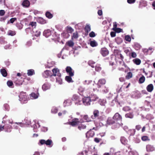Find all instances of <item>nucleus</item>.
I'll return each instance as SVG.
<instances>
[{"instance_id":"f257e3e1","label":"nucleus","mask_w":155,"mask_h":155,"mask_svg":"<svg viewBox=\"0 0 155 155\" xmlns=\"http://www.w3.org/2000/svg\"><path fill=\"white\" fill-rule=\"evenodd\" d=\"M107 122V124L110 125L114 124H115V125L113 127L114 129L118 128L120 126V124L118 123H117L114 119L113 117L112 118H108Z\"/></svg>"},{"instance_id":"f03ea898","label":"nucleus","mask_w":155,"mask_h":155,"mask_svg":"<svg viewBox=\"0 0 155 155\" xmlns=\"http://www.w3.org/2000/svg\"><path fill=\"white\" fill-rule=\"evenodd\" d=\"M19 100L22 103H26L28 101V98L26 93L21 92L19 96Z\"/></svg>"},{"instance_id":"7ed1b4c3","label":"nucleus","mask_w":155,"mask_h":155,"mask_svg":"<svg viewBox=\"0 0 155 155\" xmlns=\"http://www.w3.org/2000/svg\"><path fill=\"white\" fill-rule=\"evenodd\" d=\"M52 140L49 139H48L46 141L44 139L40 140H39V143H40L41 145L45 144L47 146H51L52 144Z\"/></svg>"},{"instance_id":"20e7f679","label":"nucleus","mask_w":155,"mask_h":155,"mask_svg":"<svg viewBox=\"0 0 155 155\" xmlns=\"http://www.w3.org/2000/svg\"><path fill=\"white\" fill-rule=\"evenodd\" d=\"M92 130H97V127H94L92 129H91L89 131H88L86 134V136L87 138H89L92 137L94 135V132Z\"/></svg>"},{"instance_id":"39448f33","label":"nucleus","mask_w":155,"mask_h":155,"mask_svg":"<svg viewBox=\"0 0 155 155\" xmlns=\"http://www.w3.org/2000/svg\"><path fill=\"white\" fill-rule=\"evenodd\" d=\"M82 101L84 105L88 106L91 105V101L89 97H85L83 98Z\"/></svg>"},{"instance_id":"423d86ee","label":"nucleus","mask_w":155,"mask_h":155,"mask_svg":"<svg viewBox=\"0 0 155 155\" xmlns=\"http://www.w3.org/2000/svg\"><path fill=\"white\" fill-rule=\"evenodd\" d=\"M80 122L79 119L74 118L72 120V121L68 122V124L71 125L73 127H75L77 126Z\"/></svg>"},{"instance_id":"0eeeda50","label":"nucleus","mask_w":155,"mask_h":155,"mask_svg":"<svg viewBox=\"0 0 155 155\" xmlns=\"http://www.w3.org/2000/svg\"><path fill=\"white\" fill-rule=\"evenodd\" d=\"M43 76L45 78L48 77L51 78L52 76V73L50 71L46 70L43 73Z\"/></svg>"},{"instance_id":"6e6552de","label":"nucleus","mask_w":155,"mask_h":155,"mask_svg":"<svg viewBox=\"0 0 155 155\" xmlns=\"http://www.w3.org/2000/svg\"><path fill=\"white\" fill-rule=\"evenodd\" d=\"M113 117L117 123H118V121H121L122 120V116L118 113H116Z\"/></svg>"},{"instance_id":"1a4fd4ad","label":"nucleus","mask_w":155,"mask_h":155,"mask_svg":"<svg viewBox=\"0 0 155 155\" xmlns=\"http://www.w3.org/2000/svg\"><path fill=\"white\" fill-rule=\"evenodd\" d=\"M53 72L52 76L55 77L56 76H61V74L60 73L59 70L58 68H54L52 70Z\"/></svg>"},{"instance_id":"9d476101","label":"nucleus","mask_w":155,"mask_h":155,"mask_svg":"<svg viewBox=\"0 0 155 155\" xmlns=\"http://www.w3.org/2000/svg\"><path fill=\"white\" fill-rule=\"evenodd\" d=\"M100 52L102 55L105 57L107 55L109 54V51L105 48H102L100 51Z\"/></svg>"},{"instance_id":"9b49d317","label":"nucleus","mask_w":155,"mask_h":155,"mask_svg":"<svg viewBox=\"0 0 155 155\" xmlns=\"http://www.w3.org/2000/svg\"><path fill=\"white\" fill-rule=\"evenodd\" d=\"M106 81L104 79H100L97 83V87L100 88L102 85H103L106 83Z\"/></svg>"},{"instance_id":"f8f14e48","label":"nucleus","mask_w":155,"mask_h":155,"mask_svg":"<svg viewBox=\"0 0 155 155\" xmlns=\"http://www.w3.org/2000/svg\"><path fill=\"white\" fill-rule=\"evenodd\" d=\"M12 129V126L9 124H6L4 126V130L6 132H11Z\"/></svg>"},{"instance_id":"ddd939ff","label":"nucleus","mask_w":155,"mask_h":155,"mask_svg":"<svg viewBox=\"0 0 155 155\" xmlns=\"http://www.w3.org/2000/svg\"><path fill=\"white\" fill-rule=\"evenodd\" d=\"M51 34V31L50 29L45 30L43 32V35L47 38L50 36Z\"/></svg>"},{"instance_id":"4468645a","label":"nucleus","mask_w":155,"mask_h":155,"mask_svg":"<svg viewBox=\"0 0 155 155\" xmlns=\"http://www.w3.org/2000/svg\"><path fill=\"white\" fill-rule=\"evenodd\" d=\"M154 147L151 145L148 144L146 146V150L147 152H152L154 150Z\"/></svg>"},{"instance_id":"2eb2a0df","label":"nucleus","mask_w":155,"mask_h":155,"mask_svg":"<svg viewBox=\"0 0 155 155\" xmlns=\"http://www.w3.org/2000/svg\"><path fill=\"white\" fill-rule=\"evenodd\" d=\"M37 21L41 24H44L47 23L46 21L41 17H39L37 19Z\"/></svg>"},{"instance_id":"dca6fc26","label":"nucleus","mask_w":155,"mask_h":155,"mask_svg":"<svg viewBox=\"0 0 155 155\" xmlns=\"http://www.w3.org/2000/svg\"><path fill=\"white\" fill-rule=\"evenodd\" d=\"M146 89L148 92H151L153 89V85L152 84H149L147 87Z\"/></svg>"},{"instance_id":"f3484780","label":"nucleus","mask_w":155,"mask_h":155,"mask_svg":"<svg viewBox=\"0 0 155 155\" xmlns=\"http://www.w3.org/2000/svg\"><path fill=\"white\" fill-rule=\"evenodd\" d=\"M23 81V79L20 80L18 78H17L16 80L15 81L14 83L16 85L20 86L22 84Z\"/></svg>"},{"instance_id":"a211bd4d","label":"nucleus","mask_w":155,"mask_h":155,"mask_svg":"<svg viewBox=\"0 0 155 155\" xmlns=\"http://www.w3.org/2000/svg\"><path fill=\"white\" fill-rule=\"evenodd\" d=\"M42 88L43 91H45L50 88V85L48 83H46L42 85Z\"/></svg>"},{"instance_id":"6ab92c4d","label":"nucleus","mask_w":155,"mask_h":155,"mask_svg":"<svg viewBox=\"0 0 155 155\" xmlns=\"http://www.w3.org/2000/svg\"><path fill=\"white\" fill-rule=\"evenodd\" d=\"M120 141L121 143L124 145L127 144L128 142L127 140L124 137H121Z\"/></svg>"},{"instance_id":"aec40b11","label":"nucleus","mask_w":155,"mask_h":155,"mask_svg":"<svg viewBox=\"0 0 155 155\" xmlns=\"http://www.w3.org/2000/svg\"><path fill=\"white\" fill-rule=\"evenodd\" d=\"M133 62L137 65H140L141 63V60L138 58H135L133 60Z\"/></svg>"},{"instance_id":"412c9836","label":"nucleus","mask_w":155,"mask_h":155,"mask_svg":"<svg viewBox=\"0 0 155 155\" xmlns=\"http://www.w3.org/2000/svg\"><path fill=\"white\" fill-rule=\"evenodd\" d=\"M30 4L28 0H24L22 3L23 6L25 7H28Z\"/></svg>"},{"instance_id":"4be33fe9","label":"nucleus","mask_w":155,"mask_h":155,"mask_svg":"<svg viewBox=\"0 0 155 155\" xmlns=\"http://www.w3.org/2000/svg\"><path fill=\"white\" fill-rule=\"evenodd\" d=\"M28 75L29 76H31L35 74L34 70L33 69L28 70L27 71Z\"/></svg>"},{"instance_id":"5701e85b","label":"nucleus","mask_w":155,"mask_h":155,"mask_svg":"<svg viewBox=\"0 0 155 155\" xmlns=\"http://www.w3.org/2000/svg\"><path fill=\"white\" fill-rule=\"evenodd\" d=\"M84 30L85 32H86L87 34L88 32L91 30V28L90 25H87L84 28Z\"/></svg>"},{"instance_id":"b1692460","label":"nucleus","mask_w":155,"mask_h":155,"mask_svg":"<svg viewBox=\"0 0 155 155\" xmlns=\"http://www.w3.org/2000/svg\"><path fill=\"white\" fill-rule=\"evenodd\" d=\"M1 72L3 77H6L7 75V73L5 69H1Z\"/></svg>"},{"instance_id":"393cba45","label":"nucleus","mask_w":155,"mask_h":155,"mask_svg":"<svg viewBox=\"0 0 155 155\" xmlns=\"http://www.w3.org/2000/svg\"><path fill=\"white\" fill-rule=\"evenodd\" d=\"M145 80V77L142 75L141 77L139 79L138 81V83L140 84H141L144 82Z\"/></svg>"},{"instance_id":"a878e982","label":"nucleus","mask_w":155,"mask_h":155,"mask_svg":"<svg viewBox=\"0 0 155 155\" xmlns=\"http://www.w3.org/2000/svg\"><path fill=\"white\" fill-rule=\"evenodd\" d=\"M86 127V126L84 124H80L78 126V128L80 130L85 129Z\"/></svg>"},{"instance_id":"bb28decb","label":"nucleus","mask_w":155,"mask_h":155,"mask_svg":"<svg viewBox=\"0 0 155 155\" xmlns=\"http://www.w3.org/2000/svg\"><path fill=\"white\" fill-rule=\"evenodd\" d=\"M7 34L9 35L13 36L16 35V32L15 31L9 30L8 31Z\"/></svg>"},{"instance_id":"cd10ccee","label":"nucleus","mask_w":155,"mask_h":155,"mask_svg":"<svg viewBox=\"0 0 155 155\" xmlns=\"http://www.w3.org/2000/svg\"><path fill=\"white\" fill-rule=\"evenodd\" d=\"M134 47L136 50H139L140 49L141 46L138 43H135L134 45Z\"/></svg>"},{"instance_id":"c85d7f7f","label":"nucleus","mask_w":155,"mask_h":155,"mask_svg":"<svg viewBox=\"0 0 155 155\" xmlns=\"http://www.w3.org/2000/svg\"><path fill=\"white\" fill-rule=\"evenodd\" d=\"M45 16L48 18L51 19L53 17V14L48 11H47L45 13Z\"/></svg>"},{"instance_id":"c756f323","label":"nucleus","mask_w":155,"mask_h":155,"mask_svg":"<svg viewBox=\"0 0 155 155\" xmlns=\"http://www.w3.org/2000/svg\"><path fill=\"white\" fill-rule=\"evenodd\" d=\"M137 55L136 52H132L129 53V57L130 58H136Z\"/></svg>"},{"instance_id":"7c9ffc66","label":"nucleus","mask_w":155,"mask_h":155,"mask_svg":"<svg viewBox=\"0 0 155 155\" xmlns=\"http://www.w3.org/2000/svg\"><path fill=\"white\" fill-rule=\"evenodd\" d=\"M117 64L120 66H124L126 67V65L123 60H121L117 62Z\"/></svg>"},{"instance_id":"2f4dec72","label":"nucleus","mask_w":155,"mask_h":155,"mask_svg":"<svg viewBox=\"0 0 155 155\" xmlns=\"http://www.w3.org/2000/svg\"><path fill=\"white\" fill-rule=\"evenodd\" d=\"M66 45L70 47H72L74 46V43L73 41L70 40L66 42Z\"/></svg>"},{"instance_id":"473e14b6","label":"nucleus","mask_w":155,"mask_h":155,"mask_svg":"<svg viewBox=\"0 0 155 155\" xmlns=\"http://www.w3.org/2000/svg\"><path fill=\"white\" fill-rule=\"evenodd\" d=\"M39 96V94L37 93V94H35L34 93H32L31 94V96L34 99H36L38 98Z\"/></svg>"},{"instance_id":"72a5a7b5","label":"nucleus","mask_w":155,"mask_h":155,"mask_svg":"<svg viewBox=\"0 0 155 155\" xmlns=\"http://www.w3.org/2000/svg\"><path fill=\"white\" fill-rule=\"evenodd\" d=\"M58 77L56 78V82L59 84H61L62 83V80L61 78V76Z\"/></svg>"},{"instance_id":"f704fd0d","label":"nucleus","mask_w":155,"mask_h":155,"mask_svg":"<svg viewBox=\"0 0 155 155\" xmlns=\"http://www.w3.org/2000/svg\"><path fill=\"white\" fill-rule=\"evenodd\" d=\"M88 64L92 68H94L95 67L94 64L95 62L92 60H90L88 62Z\"/></svg>"},{"instance_id":"c9c22d12","label":"nucleus","mask_w":155,"mask_h":155,"mask_svg":"<svg viewBox=\"0 0 155 155\" xmlns=\"http://www.w3.org/2000/svg\"><path fill=\"white\" fill-rule=\"evenodd\" d=\"M114 53L115 56H117L118 58L119 57V55L121 54L120 51L118 50H115L114 51Z\"/></svg>"},{"instance_id":"e433bc0d","label":"nucleus","mask_w":155,"mask_h":155,"mask_svg":"<svg viewBox=\"0 0 155 155\" xmlns=\"http://www.w3.org/2000/svg\"><path fill=\"white\" fill-rule=\"evenodd\" d=\"M132 74L131 72H129L127 73V75L126 76V79H129L132 77Z\"/></svg>"},{"instance_id":"4c0bfd02","label":"nucleus","mask_w":155,"mask_h":155,"mask_svg":"<svg viewBox=\"0 0 155 155\" xmlns=\"http://www.w3.org/2000/svg\"><path fill=\"white\" fill-rule=\"evenodd\" d=\"M90 44L91 46L92 47L96 46L97 45V44L94 40L91 41Z\"/></svg>"},{"instance_id":"58836bf2","label":"nucleus","mask_w":155,"mask_h":155,"mask_svg":"<svg viewBox=\"0 0 155 155\" xmlns=\"http://www.w3.org/2000/svg\"><path fill=\"white\" fill-rule=\"evenodd\" d=\"M72 76H66L65 77V79L68 82H72V78H71Z\"/></svg>"},{"instance_id":"ea45409f","label":"nucleus","mask_w":155,"mask_h":155,"mask_svg":"<svg viewBox=\"0 0 155 155\" xmlns=\"http://www.w3.org/2000/svg\"><path fill=\"white\" fill-rule=\"evenodd\" d=\"M93 114L94 116L95 117H97L99 116V112L98 110H95L94 111Z\"/></svg>"},{"instance_id":"a19ab883","label":"nucleus","mask_w":155,"mask_h":155,"mask_svg":"<svg viewBox=\"0 0 155 155\" xmlns=\"http://www.w3.org/2000/svg\"><path fill=\"white\" fill-rule=\"evenodd\" d=\"M125 117L126 118H132L133 117L134 115L132 113H129L126 114L125 115Z\"/></svg>"},{"instance_id":"79ce46f5","label":"nucleus","mask_w":155,"mask_h":155,"mask_svg":"<svg viewBox=\"0 0 155 155\" xmlns=\"http://www.w3.org/2000/svg\"><path fill=\"white\" fill-rule=\"evenodd\" d=\"M7 85L9 87H11L13 85V82L11 80L7 81Z\"/></svg>"},{"instance_id":"37998d69","label":"nucleus","mask_w":155,"mask_h":155,"mask_svg":"<svg viewBox=\"0 0 155 155\" xmlns=\"http://www.w3.org/2000/svg\"><path fill=\"white\" fill-rule=\"evenodd\" d=\"M67 31L68 32L71 33L73 31V29L70 27H67Z\"/></svg>"},{"instance_id":"c03bdc74","label":"nucleus","mask_w":155,"mask_h":155,"mask_svg":"<svg viewBox=\"0 0 155 155\" xmlns=\"http://www.w3.org/2000/svg\"><path fill=\"white\" fill-rule=\"evenodd\" d=\"M95 69L97 71H99L101 70V68L99 65H97L95 66Z\"/></svg>"},{"instance_id":"a18cd8bd","label":"nucleus","mask_w":155,"mask_h":155,"mask_svg":"<svg viewBox=\"0 0 155 155\" xmlns=\"http://www.w3.org/2000/svg\"><path fill=\"white\" fill-rule=\"evenodd\" d=\"M125 40L127 41L130 42L131 38L129 35H127L125 36Z\"/></svg>"},{"instance_id":"49530a36","label":"nucleus","mask_w":155,"mask_h":155,"mask_svg":"<svg viewBox=\"0 0 155 155\" xmlns=\"http://www.w3.org/2000/svg\"><path fill=\"white\" fill-rule=\"evenodd\" d=\"M116 41L118 44H120L122 42V40L121 38H117L116 39Z\"/></svg>"},{"instance_id":"de8ad7c7","label":"nucleus","mask_w":155,"mask_h":155,"mask_svg":"<svg viewBox=\"0 0 155 155\" xmlns=\"http://www.w3.org/2000/svg\"><path fill=\"white\" fill-rule=\"evenodd\" d=\"M83 118L85 120H86L87 122H89L91 121L90 118L87 115H84Z\"/></svg>"},{"instance_id":"09e8293b","label":"nucleus","mask_w":155,"mask_h":155,"mask_svg":"<svg viewBox=\"0 0 155 155\" xmlns=\"http://www.w3.org/2000/svg\"><path fill=\"white\" fill-rule=\"evenodd\" d=\"M114 31L117 33H119L121 32L122 31V29L120 28H116L115 29H114Z\"/></svg>"},{"instance_id":"8fccbe9b","label":"nucleus","mask_w":155,"mask_h":155,"mask_svg":"<svg viewBox=\"0 0 155 155\" xmlns=\"http://www.w3.org/2000/svg\"><path fill=\"white\" fill-rule=\"evenodd\" d=\"M89 35L91 37H94L96 35L94 31H92L89 33Z\"/></svg>"},{"instance_id":"3c124183","label":"nucleus","mask_w":155,"mask_h":155,"mask_svg":"<svg viewBox=\"0 0 155 155\" xmlns=\"http://www.w3.org/2000/svg\"><path fill=\"white\" fill-rule=\"evenodd\" d=\"M29 25H31L32 27H33L34 26V28H35L36 25V23L35 22H30V23L29 24Z\"/></svg>"},{"instance_id":"603ef678","label":"nucleus","mask_w":155,"mask_h":155,"mask_svg":"<svg viewBox=\"0 0 155 155\" xmlns=\"http://www.w3.org/2000/svg\"><path fill=\"white\" fill-rule=\"evenodd\" d=\"M141 139L142 140L144 141L149 140L148 139V137L147 136H143L142 137Z\"/></svg>"},{"instance_id":"864d4df0","label":"nucleus","mask_w":155,"mask_h":155,"mask_svg":"<svg viewBox=\"0 0 155 155\" xmlns=\"http://www.w3.org/2000/svg\"><path fill=\"white\" fill-rule=\"evenodd\" d=\"M73 38L75 39H77L78 38V35L77 32L74 33H73V36L72 38V39Z\"/></svg>"},{"instance_id":"5fc2aeb1","label":"nucleus","mask_w":155,"mask_h":155,"mask_svg":"<svg viewBox=\"0 0 155 155\" xmlns=\"http://www.w3.org/2000/svg\"><path fill=\"white\" fill-rule=\"evenodd\" d=\"M123 110L125 111H127L130 110V108L128 106H125L123 108Z\"/></svg>"},{"instance_id":"6e6d98bb","label":"nucleus","mask_w":155,"mask_h":155,"mask_svg":"<svg viewBox=\"0 0 155 155\" xmlns=\"http://www.w3.org/2000/svg\"><path fill=\"white\" fill-rule=\"evenodd\" d=\"M72 69L70 67L68 66L66 68V71L67 72H68V71H70L72 70Z\"/></svg>"},{"instance_id":"4d7b16f0","label":"nucleus","mask_w":155,"mask_h":155,"mask_svg":"<svg viewBox=\"0 0 155 155\" xmlns=\"http://www.w3.org/2000/svg\"><path fill=\"white\" fill-rule=\"evenodd\" d=\"M68 73V74L70 76H73L74 75V71H72V70L70 71H68V72H67Z\"/></svg>"},{"instance_id":"13d9d810","label":"nucleus","mask_w":155,"mask_h":155,"mask_svg":"<svg viewBox=\"0 0 155 155\" xmlns=\"http://www.w3.org/2000/svg\"><path fill=\"white\" fill-rule=\"evenodd\" d=\"M17 20L16 18H11L10 20L9 21L11 23H13L15 21Z\"/></svg>"},{"instance_id":"bf43d9fd","label":"nucleus","mask_w":155,"mask_h":155,"mask_svg":"<svg viewBox=\"0 0 155 155\" xmlns=\"http://www.w3.org/2000/svg\"><path fill=\"white\" fill-rule=\"evenodd\" d=\"M7 18V16L2 17L0 19V21H5Z\"/></svg>"},{"instance_id":"052dcab7","label":"nucleus","mask_w":155,"mask_h":155,"mask_svg":"<svg viewBox=\"0 0 155 155\" xmlns=\"http://www.w3.org/2000/svg\"><path fill=\"white\" fill-rule=\"evenodd\" d=\"M110 35L111 37H114L116 36V33L114 32L111 31L110 32Z\"/></svg>"},{"instance_id":"680f3d73","label":"nucleus","mask_w":155,"mask_h":155,"mask_svg":"<svg viewBox=\"0 0 155 155\" xmlns=\"http://www.w3.org/2000/svg\"><path fill=\"white\" fill-rule=\"evenodd\" d=\"M5 13V10H0V16H2L4 15Z\"/></svg>"},{"instance_id":"e2e57ef3","label":"nucleus","mask_w":155,"mask_h":155,"mask_svg":"<svg viewBox=\"0 0 155 155\" xmlns=\"http://www.w3.org/2000/svg\"><path fill=\"white\" fill-rule=\"evenodd\" d=\"M135 2V0H127V2L128 3L132 4L133 3Z\"/></svg>"},{"instance_id":"0e129e2a","label":"nucleus","mask_w":155,"mask_h":155,"mask_svg":"<svg viewBox=\"0 0 155 155\" xmlns=\"http://www.w3.org/2000/svg\"><path fill=\"white\" fill-rule=\"evenodd\" d=\"M100 139L98 138H95L94 139V141L95 142L97 143H98L100 142Z\"/></svg>"},{"instance_id":"69168bd1","label":"nucleus","mask_w":155,"mask_h":155,"mask_svg":"<svg viewBox=\"0 0 155 155\" xmlns=\"http://www.w3.org/2000/svg\"><path fill=\"white\" fill-rule=\"evenodd\" d=\"M125 53L127 54H128V55L129 56V53H130V51L129 49H126L124 50Z\"/></svg>"},{"instance_id":"338daca9","label":"nucleus","mask_w":155,"mask_h":155,"mask_svg":"<svg viewBox=\"0 0 155 155\" xmlns=\"http://www.w3.org/2000/svg\"><path fill=\"white\" fill-rule=\"evenodd\" d=\"M136 128L137 130H139L141 128V127L140 125H137L136 126Z\"/></svg>"},{"instance_id":"774afa93","label":"nucleus","mask_w":155,"mask_h":155,"mask_svg":"<svg viewBox=\"0 0 155 155\" xmlns=\"http://www.w3.org/2000/svg\"><path fill=\"white\" fill-rule=\"evenodd\" d=\"M78 98V97L76 95H74L73 97V99L74 100H77Z\"/></svg>"}]
</instances>
